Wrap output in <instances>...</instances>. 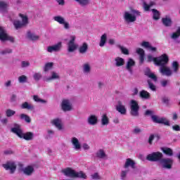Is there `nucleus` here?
Returning a JSON list of instances; mask_svg holds the SVG:
<instances>
[{
	"label": "nucleus",
	"instance_id": "obj_1",
	"mask_svg": "<svg viewBox=\"0 0 180 180\" xmlns=\"http://www.w3.org/2000/svg\"><path fill=\"white\" fill-rule=\"evenodd\" d=\"M11 133L16 134L20 139H24V140H26L27 141H30L33 137H34L33 132L23 133L22 127H20L18 124H14L13 127L11 129Z\"/></svg>",
	"mask_w": 180,
	"mask_h": 180
},
{
	"label": "nucleus",
	"instance_id": "obj_2",
	"mask_svg": "<svg viewBox=\"0 0 180 180\" xmlns=\"http://www.w3.org/2000/svg\"><path fill=\"white\" fill-rule=\"evenodd\" d=\"M168 63H169V58L168 55H166L165 58L158 63L159 72L165 77H172V70L171 68L168 67Z\"/></svg>",
	"mask_w": 180,
	"mask_h": 180
},
{
	"label": "nucleus",
	"instance_id": "obj_3",
	"mask_svg": "<svg viewBox=\"0 0 180 180\" xmlns=\"http://www.w3.org/2000/svg\"><path fill=\"white\" fill-rule=\"evenodd\" d=\"M62 174L68 178H80L82 179H86V174L84 172H77L71 167H67L61 170Z\"/></svg>",
	"mask_w": 180,
	"mask_h": 180
},
{
	"label": "nucleus",
	"instance_id": "obj_4",
	"mask_svg": "<svg viewBox=\"0 0 180 180\" xmlns=\"http://www.w3.org/2000/svg\"><path fill=\"white\" fill-rule=\"evenodd\" d=\"M141 13L137 10H132L131 13L129 11H124L123 14L124 22L127 25L134 23L137 20V16H141Z\"/></svg>",
	"mask_w": 180,
	"mask_h": 180
},
{
	"label": "nucleus",
	"instance_id": "obj_5",
	"mask_svg": "<svg viewBox=\"0 0 180 180\" xmlns=\"http://www.w3.org/2000/svg\"><path fill=\"white\" fill-rule=\"evenodd\" d=\"M129 105L131 116L139 117V116H140V113L139 112L140 110V105H139V103L136 100H131Z\"/></svg>",
	"mask_w": 180,
	"mask_h": 180
},
{
	"label": "nucleus",
	"instance_id": "obj_6",
	"mask_svg": "<svg viewBox=\"0 0 180 180\" xmlns=\"http://www.w3.org/2000/svg\"><path fill=\"white\" fill-rule=\"evenodd\" d=\"M164 155L161 152H153L146 156V160L151 162H161Z\"/></svg>",
	"mask_w": 180,
	"mask_h": 180
},
{
	"label": "nucleus",
	"instance_id": "obj_7",
	"mask_svg": "<svg viewBox=\"0 0 180 180\" xmlns=\"http://www.w3.org/2000/svg\"><path fill=\"white\" fill-rule=\"evenodd\" d=\"M0 40L1 41H11V43H15V38L9 36L6 30L4 27H0Z\"/></svg>",
	"mask_w": 180,
	"mask_h": 180
},
{
	"label": "nucleus",
	"instance_id": "obj_8",
	"mask_svg": "<svg viewBox=\"0 0 180 180\" xmlns=\"http://www.w3.org/2000/svg\"><path fill=\"white\" fill-rule=\"evenodd\" d=\"M20 17L22 18V22H20V20H15L13 22V25L16 30L26 26V25L29 23V18H27V16L24 15L23 14H20Z\"/></svg>",
	"mask_w": 180,
	"mask_h": 180
},
{
	"label": "nucleus",
	"instance_id": "obj_9",
	"mask_svg": "<svg viewBox=\"0 0 180 180\" xmlns=\"http://www.w3.org/2000/svg\"><path fill=\"white\" fill-rule=\"evenodd\" d=\"M2 167L3 168H4V169H6V171H10V174H15L17 168V165L15 161L10 160L3 164Z\"/></svg>",
	"mask_w": 180,
	"mask_h": 180
},
{
	"label": "nucleus",
	"instance_id": "obj_10",
	"mask_svg": "<svg viewBox=\"0 0 180 180\" xmlns=\"http://www.w3.org/2000/svg\"><path fill=\"white\" fill-rule=\"evenodd\" d=\"M53 20H55V22H57L58 23H59V25H63L64 29H65V30H70L71 26L70 25V22H67L65 20V18H64V17L61 16V15H56L53 17Z\"/></svg>",
	"mask_w": 180,
	"mask_h": 180
},
{
	"label": "nucleus",
	"instance_id": "obj_11",
	"mask_svg": "<svg viewBox=\"0 0 180 180\" xmlns=\"http://www.w3.org/2000/svg\"><path fill=\"white\" fill-rule=\"evenodd\" d=\"M162 165V167L165 169H172V165L174 164V160L170 158H163L160 160V162Z\"/></svg>",
	"mask_w": 180,
	"mask_h": 180
},
{
	"label": "nucleus",
	"instance_id": "obj_12",
	"mask_svg": "<svg viewBox=\"0 0 180 180\" xmlns=\"http://www.w3.org/2000/svg\"><path fill=\"white\" fill-rule=\"evenodd\" d=\"M151 119L153 123H158V124H165V126H169V121L165 117H160L158 115H151Z\"/></svg>",
	"mask_w": 180,
	"mask_h": 180
},
{
	"label": "nucleus",
	"instance_id": "obj_13",
	"mask_svg": "<svg viewBox=\"0 0 180 180\" xmlns=\"http://www.w3.org/2000/svg\"><path fill=\"white\" fill-rule=\"evenodd\" d=\"M115 109L118 113L120 115H126L127 113V108L126 105H123V102L118 101L117 105H115Z\"/></svg>",
	"mask_w": 180,
	"mask_h": 180
},
{
	"label": "nucleus",
	"instance_id": "obj_14",
	"mask_svg": "<svg viewBox=\"0 0 180 180\" xmlns=\"http://www.w3.org/2000/svg\"><path fill=\"white\" fill-rule=\"evenodd\" d=\"M62 47L63 44L61 42H58L56 44L48 46L46 51H48V53H58V51H61Z\"/></svg>",
	"mask_w": 180,
	"mask_h": 180
},
{
	"label": "nucleus",
	"instance_id": "obj_15",
	"mask_svg": "<svg viewBox=\"0 0 180 180\" xmlns=\"http://www.w3.org/2000/svg\"><path fill=\"white\" fill-rule=\"evenodd\" d=\"M167 56L166 53H163L162 56L158 57V58H154L153 56H148V63H151L153 61L155 64V65L158 66V64L162 62V60Z\"/></svg>",
	"mask_w": 180,
	"mask_h": 180
},
{
	"label": "nucleus",
	"instance_id": "obj_16",
	"mask_svg": "<svg viewBox=\"0 0 180 180\" xmlns=\"http://www.w3.org/2000/svg\"><path fill=\"white\" fill-rule=\"evenodd\" d=\"M77 50V44H75V37L72 36L71 39L68 43V53H74Z\"/></svg>",
	"mask_w": 180,
	"mask_h": 180
},
{
	"label": "nucleus",
	"instance_id": "obj_17",
	"mask_svg": "<svg viewBox=\"0 0 180 180\" xmlns=\"http://www.w3.org/2000/svg\"><path fill=\"white\" fill-rule=\"evenodd\" d=\"M20 171L26 175L27 176H30L34 172V167L33 166H27L26 167L20 168Z\"/></svg>",
	"mask_w": 180,
	"mask_h": 180
},
{
	"label": "nucleus",
	"instance_id": "obj_18",
	"mask_svg": "<svg viewBox=\"0 0 180 180\" xmlns=\"http://www.w3.org/2000/svg\"><path fill=\"white\" fill-rule=\"evenodd\" d=\"M70 143L73 146L74 150H76V151H79V150H81V142H79V140L77 137H72L70 139Z\"/></svg>",
	"mask_w": 180,
	"mask_h": 180
},
{
	"label": "nucleus",
	"instance_id": "obj_19",
	"mask_svg": "<svg viewBox=\"0 0 180 180\" xmlns=\"http://www.w3.org/2000/svg\"><path fill=\"white\" fill-rule=\"evenodd\" d=\"M62 110L63 112H70V110H72V104L69 100H63L62 101Z\"/></svg>",
	"mask_w": 180,
	"mask_h": 180
},
{
	"label": "nucleus",
	"instance_id": "obj_20",
	"mask_svg": "<svg viewBox=\"0 0 180 180\" xmlns=\"http://www.w3.org/2000/svg\"><path fill=\"white\" fill-rule=\"evenodd\" d=\"M136 65V62L132 58H129L126 64V70L129 74H133V67Z\"/></svg>",
	"mask_w": 180,
	"mask_h": 180
},
{
	"label": "nucleus",
	"instance_id": "obj_21",
	"mask_svg": "<svg viewBox=\"0 0 180 180\" xmlns=\"http://www.w3.org/2000/svg\"><path fill=\"white\" fill-rule=\"evenodd\" d=\"M126 64V60L124 58H121L120 56H117L114 59V66L117 68H119L120 67H123Z\"/></svg>",
	"mask_w": 180,
	"mask_h": 180
},
{
	"label": "nucleus",
	"instance_id": "obj_22",
	"mask_svg": "<svg viewBox=\"0 0 180 180\" xmlns=\"http://www.w3.org/2000/svg\"><path fill=\"white\" fill-rule=\"evenodd\" d=\"M162 23L165 27H171L172 26V19L169 15H166L162 18Z\"/></svg>",
	"mask_w": 180,
	"mask_h": 180
},
{
	"label": "nucleus",
	"instance_id": "obj_23",
	"mask_svg": "<svg viewBox=\"0 0 180 180\" xmlns=\"http://www.w3.org/2000/svg\"><path fill=\"white\" fill-rule=\"evenodd\" d=\"M26 37L27 39H28V40H30L31 41H37V40L40 39V37L39 35H37L36 34H34V32L32 31L27 32Z\"/></svg>",
	"mask_w": 180,
	"mask_h": 180
},
{
	"label": "nucleus",
	"instance_id": "obj_24",
	"mask_svg": "<svg viewBox=\"0 0 180 180\" xmlns=\"http://www.w3.org/2000/svg\"><path fill=\"white\" fill-rule=\"evenodd\" d=\"M53 124L58 130H63V120L60 118H56L52 121Z\"/></svg>",
	"mask_w": 180,
	"mask_h": 180
},
{
	"label": "nucleus",
	"instance_id": "obj_25",
	"mask_svg": "<svg viewBox=\"0 0 180 180\" xmlns=\"http://www.w3.org/2000/svg\"><path fill=\"white\" fill-rule=\"evenodd\" d=\"M87 122L91 126H95L98 124V117L95 115H91L87 118Z\"/></svg>",
	"mask_w": 180,
	"mask_h": 180
},
{
	"label": "nucleus",
	"instance_id": "obj_26",
	"mask_svg": "<svg viewBox=\"0 0 180 180\" xmlns=\"http://www.w3.org/2000/svg\"><path fill=\"white\" fill-rule=\"evenodd\" d=\"M9 9V4L5 1H0V13H6Z\"/></svg>",
	"mask_w": 180,
	"mask_h": 180
},
{
	"label": "nucleus",
	"instance_id": "obj_27",
	"mask_svg": "<svg viewBox=\"0 0 180 180\" xmlns=\"http://www.w3.org/2000/svg\"><path fill=\"white\" fill-rule=\"evenodd\" d=\"M145 75L150 79H153L155 82H157V76L154 75V73L151 72V70L149 68H146L145 70Z\"/></svg>",
	"mask_w": 180,
	"mask_h": 180
},
{
	"label": "nucleus",
	"instance_id": "obj_28",
	"mask_svg": "<svg viewBox=\"0 0 180 180\" xmlns=\"http://www.w3.org/2000/svg\"><path fill=\"white\" fill-rule=\"evenodd\" d=\"M78 51L80 54H86L88 51V44L84 42L78 49Z\"/></svg>",
	"mask_w": 180,
	"mask_h": 180
},
{
	"label": "nucleus",
	"instance_id": "obj_29",
	"mask_svg": "<svg viewBox=\"0 0 180 180\" xmlns=\"http://www.w3.org/2000/svg\"><path fill=\"white\" fill-rule=\"evenodd\" d=\"M139 96L141 99H145L146 101L150 99L151 98V95L148 91L146 90H142L139 92Z\"/></svg>",
	"mask_w": 180,
	"mask_h": 180
},
{
	"label": "nucleus",
	"instance_id": "obj_30",
	"mask_svg": "<svg viewBox=\"0 0 180 180\" xmlns=\"http://www.w3.org/2000/svg\"><path fill=\"white\" fill-rule=\"evenodd\" d=\"M134 165H136V162H134L133 160L130 158H127L124 165V168H125V169H127L129 167H131V168L134 169L135 168Z\"/></svg>",
	"mask_w": 180,
	"mask_h": 180
},
{
	"label": "nucleus",
	"instance_id": "obj_31",
	"mask_svg": "<svg viewBox=\"0 0 180 180\" xmlns=\"http://www.w3.org/2000/svg\"><path fill=\"white\" fill-rule=\"evenodd\" d=\"M155 5V2L153 1H150L149 4H148L147 2L144 1H143V8L145 12H148L150 11V8L152 6H154Z\"/></svg>",
	"mask_w": 180,
	"mask_h": 180
},
{
	"label": "nucleus",
	"instance_id": "obj_32",
	"mask_svg": "<svg viewBox=\"0 0 180 180\" xmlns=\"http://www.w3.org/2000/svg\"><path fill=\"white\" fill-rule=\"evenodd\" d=\"M161 151L168 157H172V155H174V150H172L171 148H161Z\"/></svg>",
	"mask_w": 180,
	"mask_h": 180
},
{
	"label": "nucleus",
	"instance_id": "obj_33",
	"mask_svg": "<svg viewBox=\"0 0 180 180\" xmlns=\"http://www.w3.org/2000/svg\"><path fill=\"white\" fill-rule=\"evenodd\" d=\"M96 157L98 158H101L102 160H108V155L105 153V150L100 149L96 153Z\"/></svg>",
	"mask_w": 180,
	"mask_h": 180
},
{
	"label": "nucleus",
	"instance_id": "obj_34",
	"mask_svg": "<svg viewBox=\"0 0 180 180\" xmlns=\"http://www.w3.org/2000/svg\"><path fill=\"white\" fill-rule=\"evenodd\" d=\"M136 53L137 54H139V60H140V64H143V63H144V50L141 48H138L136 49Z\"/></svg>",
	"mask_w": 180,
	"mask_h": 180
},
{
	"label": "nucleus",
	"instance_id": "obj_35",
	"mask_svg": "<svg viewBox=\"0 0 180 180\" xmlns=\"http://www.w3.org/2000/svg\"><path fill=\"white\" fill-rule=\"evenodd\" d=\"M141 46L148 50H150V51H157V48L151 46L148 41H143Z\"/></svg>",
	"mask_w": 180,
	"mask_h": 180
},
{
	"label": "nucleus",
	"instance_id": "obj_36",
	"mask_svg": "<svg viewBox=\"0 0 180 180\" xmlns=\"http://www.w3.org/2000/svg\"><path fill=\"white\" fill-rule=\"evenodd\" d=\"M172 74H178V71H179V63L177 61H173L172 63Z\"/></svg>",
	"mask_w": 180,
	"mask_h": 180
},
{
	"label": "nucleus",
	"instance_id": "obj_37",
	"mask_svg": "<svg viewBox=\"0 0 180 180\" xmlns=\"http://www.w3.org/2000/svg\"><path fill=\"white\" fill-rule=\"evenodd\" d=\"M21 109H27V110H34V105L30 104L28 102H25L21 105Z\"/></svg>",
	"mask_w": 180,
	"mask_h": 180
},
{
	"label": "nucleus",
	"instance_id": "obj_38",
	"mask_svg": "<svg viewBox=\"0 0 180 180\" xmlns=\"http://www.w3.org/2000/svg\"><path fill=\"white\" fill-rule=\"evenodd\" d=\"M107 40H108V34H103L101 37V39H100V42H99L100 47H104V46L106 44Z\"/></svg>",
	"mask_w": 180,
	"mask_h": 180
},
{
	"label": "nucleus",
	"instance_id": "obj_39",
	"mask_svg": "<svg viewBox=\"0 0 180 180\" xmlns=\"http://www.w3.org/2000/svg\"><path fill=\"white\" fill-rule=\"evenodd\" d=\"M101 124L102 126H108L109 124V117L106 114H103L101 116Z\"/></svg>",
	"mask_w": 180,
	"mask_h": 180
},
{
	"label": "nucleus",
	"instance_id": "obj_40",
	"mask_svg": "<svg viewBox=\"0 0 180 180\" xmlns=\"http://www.w3.org/2000/svg\"><path fill=\"white\" fill-rule=\"evenodd\" d=\"M13 53V50L11 48H6L0 51L1 56H6V54H12Z\"/></svg>",
	"mask_w": 180,
	"mask_h": 180
},
{
	"label": "nucleus",
	"instance_id": "obj_41",
	"mask_svg": "<svg viewBox=\"0 0 180 180\" xmlns=\"http://www.w3.org/2000/svg\"><path fill=\"white\" fill-rule=\"evenodd\" d=\"M80 6H88L89 4H91V1L89 0H75Z\"/></svg>",
	"mask_w": 180,
	"mask_h": 180
},
{
	"label": "nucleus",
	"instance_id": "obj_42",
	"mask_svg": "<svg viewBox=\"0 0 180 180\" xmlns=\"http://www.w3.org/2000/svg\"><path fill=\"white\" fill-rule=\"evenodd\" d=\"M151 11L153 13V18L154 19V20H158V19H160V11H158V10L153 8L151 10Z\"/></svg>",
	"mask_w": 180,
	"mask_h": 180
},
{
	"label": "nucleus",
	"instance_id": "obj_43",
	"mask_svg": "<svg viewBox=\"0 0 180 180\" xmlns=\"http://www.w3.org/2000/svg\"><path fill=\"white\" fill-rule=\"evenodd\" d=\"M53 79H60V75L56 72H51V77L47 78L46 81H51Z\"/></svg>",
	"mask_w": 180,
	"mask_h": 180
},
{
	"label": "nucleus",
	"instance_id": "obj_44",
	"mask_svg": "<svg viewBox=\"0 0 180 180\" xmlns=\"http://www.w3.org/2000/svg\"><path fill=\"white\" fill-rule=\"evenodd\" d=\"M20 120H25V122H26L27 123H30V122H32L30 117H29V115H27L26 114H23V113L20 115Z\"/></svg>",
	"mask_w": 180,
	"mask_h": 180
},
{
	"label": "nucleus",
	"instance_id": "obj_45",
	"mask_svg": "<svg viewBox=\"0 0 180 180\" xmlns=\"http://www.w3.org/2000/svg\"><path fill=\"white\" fill-rule=\"evenodd\" d=\"M83 72L84 74H89L91 72V65L89 63H85L83 65Z\"/></svg>",
	"mask_w": 180,
	"mask_h": 180
},
{
	"label": "nucleus",
	"instance_id": "obj_46",
	"mask_svg": "<svg viewBox=\"0 0 180 180\" xmlns=\"http://www.w3.org/2000/svg\"><path fill=\"white\" fill-rule=\"evenodd\" d=\"M53 65H54V63H46L44 67V72H47L48 71H50V70H51V68H53Z\"/></svg>",
	"mask_w": 180,
	"mask_h": 180
},
{
	"label": "nucleus",
	"instance_id": "obj_47",
	"mask_svg": "<svg viewBox=\"0 0 180 180\" xmlns=\"http://www.w3.org/2000/svg\"><path fill=\"white\" fill-rule=\"evenodd\" d=\"M117 47L122 51V54H124L125 56H129V49L121 45H118Z\"/></svg>",
	"mask_w": 180,
	"mask_h": 180
},
{
	"label": "nucleus",
	"instance_id": "obj_48",
	"mask_svg": "<svg viewBox=\"0 0 180 180\" xmlns=\"http://www.w3.org/2000/svg\"><path fill=\"white\" fill-rule=\"evenodd\" d=\"M16 114V111L11 110V109H8L6 110V116L7 117H12V116H14V115Z\"/></svg>",
	"mask_w": 180,
	"mask_h": 180
},
{
	"label": "nucleus",
	"instance_id": "obj_49",
	"mask_svg": "<svg viewBox=\"0 0 180 180\" xmlns=\"http://www.w3.org/2000/svg\"><path fill=\"white\" fill-rule=\"evenodd\" d=\"M33 99L35 102H38L39 103H47V101L39 98V96H34Z\"/></svg>",
	"mask_w": 180,
	"mask_h": 180
},
{
	"label": "nucleus",
	"instance_id": "obj_50",
	"mask_svg": "<svg viewBox=\"0 0 180 180\" xmlns=\"http://www.w3.org/2000/svg\"><path fill=\"white\" fill-rule=\"evenodd\" d=\"M18 82L20 84H25V82H27V77L25 75H21L18 77Z\"/></svg>",
	"mask_w": 180,
	"mask_h": 180
},
{
	"label": "nucleus",
	"instance_id": "obj_51",
	"mask_svg": "<svg viewBox=\"0 0 180 180\" xmlns=\"http://www.w3.org/2000/svg\"><path fill=\"white\" fill-rule=\"evenodd\" d=\"M41 73L40 72H35L34 75H33V78L34 79V81H40V79H41Z\"/></svg>",
	"mask_w": 180,
	"mask_h": 180
},
{
	"label": "nucleus",
	"instance_id": "obj_52",
	"mask_svg": "<svg viewBox=\"0 0 180 180\" xmlns=\"http://www.w3.org/2000/svg\"><path fill=\"white\" fill-rule=\"evenodd\" d=\"M180 36V27L178 28V30H176V32H174L172 34V39H178V37H179Z\"/></svg>",
	"mask_w": 180,
	"mask_h": 180
},
{
	"label": "nucleus",
	"instance_id": "obj_53",
	"mask_svg": "<svg viewBox=\"0 0 180 180\" xmlns=\"http://www.w3.org/2000/svg\"><path fill=\"white\" fill-rule=\"evenodd\" d=\"M148 87L151 89V91H156L157 87L155 86V85H154V84H153V82H151V80L148 79Z\"/></svg>",
	"mask_w": 180,
	"mask_h": 180
},
{
	"label": "nucleus",
	"instance_id": "obj_54",
	"mask_svg": "<svg viewBox=\"0 0 180 180\" xmlns=\"http://www.w3.org/2000/svg\"><path fill=\"white\" fill-rule=\"evenodd\" d=\"M127 174H129V169L126 170H122L120 174L121 179L124 180L126 178V176H127Z\"/></svg>",
	"mask_w": 180,
	"mask_h": 180
},
{
	"label": "nucleus",
	"instance_id": "obj_55",
	"mask_svg": "<svg viewBox=\"0 0 180 180\" xmlns=\"http://www.w3.org/2000/svg\"><path fill=\"white\" fill-rule=\"evenodd\" d=\"M27 67H30V63L29 61L24 60L21 62L22 68H27Z\"/></svg>",
	"mask_w": 180,
	"mask_h": 180
},
{
	"label": "nucleus",
	"instance_id": "obj_56",
	"mask_svg": "<svg viewBox=\"0 0 180 180\" xmlns=\"http://www.w3.org/2000/svg\"><path fill=\"white\" fill-rule=\"evenodd\" d=\"M169 80L164 79L160 82V85L163 86V88H165V86L169 85Z\"/></svg>",
	"mask_w": 180,
	"mask_h": 180
},
{
	"label": "nucleus",
	"instance_id": "obj_57",
	"mask_svg": "<svg viewBox=\"0 0 180 180\" xmlns=\"http://www.w3.org/2000/svg\"><path fill=\"white\" fill-rule=\"evenodd\" d=\"M47 133H48V135L46 136V139H51V137L54 136V131L51 129H48Z\"/></svg>",
	"mask_w": 180,
	"mask_h": 180
},
{
	"label": "nucleus",
	"instance_id": "obj_58",
	"mask_svg": "<svg viewBox=\"0 0 180 180\" xmlns=\"http://www.w3.org/2000/svg\"><path fill=\"white\" fill-rule=\"evenodd\" d=\"M133 133H134V134H140V133H141V129L139 127H135Z\"/></svg>",
	"mask_w": 180,
	"mask_h": 180
},
{
	"label": "nucleus",
	"instance_id": "obj_59",
	"mask_svg": "<svg viewBox=\"0 0 180 180\" xmlns=\"http://www.w3.org/2000/svg\"><path fill=\"white\" fill-rule=\"evenodd\" d=\"M172 129L174 131H180V126L178 124H175L173 125L172 127Z\"/></svg>",
	"mask_w": 180,
	"mask_h": 180
},
{
	"label": "nucleus",
	"instance_id": "obj_60",
	"mask_svg": "<svg viewBox=\"0 0 180 180\" xmlns=\"http://www.w3.org/2000/svg\"><path fill=\"white\" fill-rule=\"evenodd\" d=\"M4 86H6V88H9L12 86V81L8 80L7 82H6L4 83Z\"/></svg>",
	"mask_w": 180,
	"mask_h": 180
},
{
	"label": "nucleus",
	"instance_id": "obj_61",
	"mask_svg": "<svg viewBox=\"0 0 180 180\" xmlns=\"http://www.w3.org/2000/svg\"><path fill=\"white\" fill-rule=\"evenodd\" d=\"M4 154L5 155H11L12 154H13V151H12L11 150H6L4 151Z\"/></svg>",
	"mask_w": 180,
	"mask_h": 180
},
{
	"label": "nucleus",
	"instance_id": "obj_62",
	"mask_svg": "<svg viewBox=\"0 0 180 180\" xmlns=\"http://www.w3.org/2000/svg\"><path fill=\"white\" fill-rule=\"evenodd\" d=\"M92 179H99V174L98 173H94L91 175Z\"/></svg>",
	"mask_w": 180,
	"mask_h": 180
},
{
	"label": "nucleus",
	"instance_id": "obj_63",
	"mask_svg": "<svg viewBox=\"0 0 180 180\" xmlns=\"http://www.w3.org/2000/svg\"><path fill=\"white\" fill-rule=\"evenodd\" d=\"M83 150H89V148H91L89 147V145H88V143H83Z\"/></svg>",
	"mask_w": 180,
	"mask_h": 180
},
{
	"label": "nucleus",
	"instance_id": "obj_64",
	"mask_svg": "<svg viewBox=\"0 0 180 180\" xmlns=\"http://www.w3.org/2000/svg\"><path fill=\"white\" fill-rule=\"evenodd\" d=\"M154 140V135H150L149 136L148 143L151 146L153 144V141Z\"/></svg>",
	"mask_w": 180,
	"mask_h": 180
}]
</instances>
